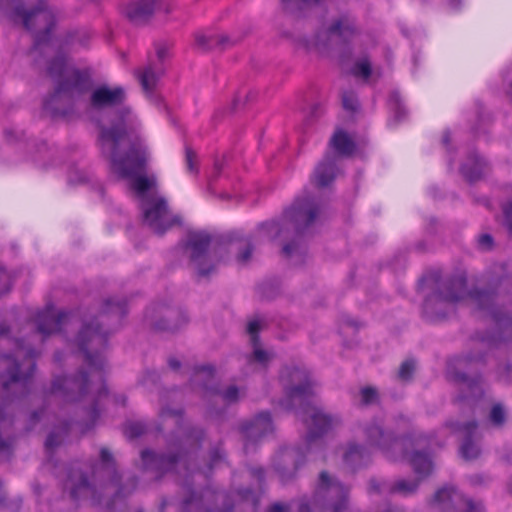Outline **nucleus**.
<instances>
[{
    "mask_svg": "<svg viewBox=\"0 0 512 512\" xmlns=\"http://www.w3.org/2000/svg\"><path fill=\"white\" fill-rule=\"evenodd\" d=\"M214 369L212 366H203L197 368L192 376V385L201 387L205 393L211 395H219L226 403H234L244 395V391L236 385H230L222 393L214 387Z\"/></svg>",
    "mask_w": 512,
    "mask_h": 512,
    "instance_id": "nucleus-16",
    "label": "nucleus"
},
{
    "mask_svg": "<svg viewBox=\"0 0 512 512\" xmlns=\"http://www.w3.org/2000/svg\"><path fill=\"white\" fill-rule=\"evenodd\" d=\"M478 245L482 250H490L493 246V238L489 234H483L478 239Z\"/></svg>",
    "mask_w": 512,
    "mask_h": 512,
    "instance_id": "nucleus-50",
    "label": "nucleus"
},
{
    "mask_svg": "<svg viewBox=\"0 0 512 512\" xmlns=\"http://www.w3.org/2000/svg\"><path fill=\"white\" fill-rule=\"evenodd\" d=\"M351 74L356 78H361L364 81H368V79L373 74V68L370 59L367 56L358 58L351 68Z\"/></svg>",
    "mask_w": 512,
    "mask_h": 512,
    "instance_id": "nucleus-34",
    "label": "nucleus"
},
{
    "mask_svg": "<svg viewBox=\"0 0 512 512\" xmlns=\"http://www.w3.org/2000/svg\"><path fill=\"white\" fill-rule=\"evenodd\" d=\"M467 301L484 317H489L496 326V332L483 336L475 343L474 351L457 359L455 367H465L486 363L484 348L512 347V317L510 311L503 313L500 305L503 299L492 291H470L466 289V278L457 275L446 280L440 289L428 297L424 303V312L431 320L443 319L455 304Z\"/></svg>",
    "mask_w": 512,
    "mask_h": 512,
    "instance_id": "nucleus-2",
    "label": "nucleus"
},
{
    "mask_svg": "<svg viewBox=\"0 0 512 512\" xmlns=\"http://www.w3.org/2000/svg\"><path fill=\"white\" fill-rule=\"evenodd\" d=\"M285 397L280 405L286 410L299 408L297 412L307 426L306 446L311 450L320 438L341 423L337 416L324 413L311 404L313 384L308 371L300 367L285 368L280 375Z\"/></svg>",
    "mask_w": 512,
    "mask_h": 512,
    "instance_id": "nucleus-5",
    "label": "nucleus"
},
{
    "mask_svg": "<svg viewBox=\"0 0 512 512\" xmlns=\"http://www.w3.org/2000/svg\"><path fill=\"white\" fill-rule=\"evenodd\" d=\"M362 430L367 444L379 448L383 452L388 453L392 447L402 446V443L392 433L384 431L376 421L365 424Z\"/></svg>",
    "mask_w": 512,
    "mask_h": 512,
    "instance_id": "nucleus-20",
    "label": "nucleus"
},
{
    "mask_svg": "<svg viewBox=\"0 0 512 512\" xmlns=\"http://www.w3.org/2000/svg\"><path fill=\"white\" fill-rule=\"evenodd\" d=\"M168 57V47L165 44H157L156 59L150 60L148 65L137 74L145 92L150 93L156 87L158 80L165 72L164 62Z\"/></svg>",
    "mask_w": 512,
    "mask_h": 512,
    "instance_id": "nucleus-17",
    "label": "nucleus"
},
{
    "mask_svg": "<svg viewBox=\"0 0 512 512\" xmlns=\"http://www.w3.org/2000/svg\"><path fill=\"white\" fill-rule=\"evenodd\" d=\"M343 457L345 463L355 469L367 462L369 453L363 446L351 443L348 445Z\"/></svg>",
    "mask_w": 512,
    "mask_h": 512,
    "instance_id": "nucleus-32",
    "label": "nucleus"
},
{
    "mask_svg": "<svg viewBox=\"0 0 512 512\" xmlns=\"http://www.w3.org/2000/svg\"><path fill=\"white\" fill-rule=\"evenodd\" d=\"M65 488L70 490V495L74 500L81 498L100 500V497L97 496L96 487L81 472L72 471L65 483Z\"/></svg>",
    "mask_w": 512,
    "mask_h": 512,
    "instance_id": "nucleus-24",
    "label": "nucleus"
},
{
    "mask_svg": "<svg viewBox=\"0 0 512 512\" xmlns=\"http://www.w3.org/2000/svg\"><path fill=\"white\" fill-rule=\"evenodd\" d=\"M414 369H415L414 361H412V360L404 361L399 368L398 377L403 381H407L411 378Z\"/></svg>",
    "mask_w": 512,
    "mask_h": 512,
    "instance_id": "nucleus-44",
    "label": "nucleus"
},
{
    "mask_svg": "<svg viewBox=\"0 0 512 512\" xmlns=\"http://www.w3.org/2000/svg\"><path fill=\"white\" fill-rule=\"evenodd\" d=\"M14 15L21 17L24 27L33 32L35 39L33 51H42V45L48 40L55 24L53 12L43 2H40L36 8L30 11H25L22 7H16Z\"/></svg>",
    "mask_w": 512,
    "mask_h": 512,
    "instance_id": "nucleus-10",
    "label": "nucleus"
},
{
    "mask_svg": "<svg viewBox=\"0 0 512 512\" xmlns=\"http://www.w3.org/2000/svg\"><path fill=\"white\" fill-rule=\"evenodd\" d=\"M126 94L122 87L110 88L102 85L93 90L90 95V106L95 110L112 108L122 105Z\"/></svg>",
    "mask_w": 512,
    "mask_h": 512,
    "instance_id": "nucleus-21",
    "label": "nucleus"
},
{
    "mask_svg": "<svg viewBox=\"0 0 512 512\" xmlns=\"http://www.w3.org/2000/svg\"><path fill=\"white\" fill-rule=\"evenodd\" d=\"M298 512H311V508L308 503H306L305 501H301L299 503Z\"/></svg>",
    "mask_w": 512,
    "mask_h": 512,
    "instance_id": "nucleus-57",
    "label": "nucleus"
},
{
    "mask_svg": "<svg viewBox=\"0 0 512 512\" xmlns=\"http://www.w3.org/2000/svg\"><path fill=\"white\" fill-rule=\"evenodd\" d=\"M506 225L512 234V202L504 207Z\"/></svg>",
    "mask_w": 512,
    "mask_h": 512,
    "instance_id": "nucleus-51",
    "label": "nucleus"
},
{
    "mask_svg": "<svg viewBox=\"0 0 512 512\" xmlns=\"http://www.w3.org/2000/svg\"><path fill=\"white\" fill-rule=\"evenodd\" d=\"M354 19L348 15H341L334 19L331 25L319 31L311 40L305 41L307 49L322 50L349 41L356 34Z\"/></svg>",
    "mask_w": 512,
    "mask_h": 512,
    "instance_id": "nucleus-11",
    "label": "nucleus"
},
{
    "mask_svg": "<svg viewBox=\"0 0 512 512\" xmlns=\"http://www.w3.org/2000/svg\"><path fill=\"white\" fill-rule=\"evenodd\" d=\"M165 401V397L161 396V409L159 413L160 419L165 421L167 418H172L176 425H180L183 421L182 409H171L167 406Z\"/></svg>",
    "mask_w": 512,
    "mask_h": 512,
    "instance_id": "nucleus-35",
    "label": "nucleus"
},
{
    "mask_svg": "<svg viewBox=\"0 0 512 512\" xmlns=\"http://www.w3.org/2000/svg\"><path fill=\"white\" fill-rule=\"evenodd\" d=\"M151 187L150 180L146 177H136L132 182V188L138 193L141 202L145 197H157L156 195H147L146 192Z\"/></svg>",
    "mask_w": 512,
    "mask_h": 512,
    "instance_id": "nucleus-36",
    "label": "nucleus"
},
{
    "mask_svg": "<svg viewBox=\"0 0 512 512\" xmlns=\"http://www.w3.org/2000/svg\"><path fill=\"white\" fill-rule=\"evenodd\" d=\"M147 316L151 318L153 326L162 331H175L187 322L183 312L162 306L150 308Z\"/></svg>",
    "mask_w": 512,
    "mask_h": 512,
    "instance_id": "nucleus-18",
    "label": "nucleus"
},
{
    "mask_svg": "<svg viewBox=\"0 0 512 512\" xmlns=\"http://www.w3.org/2000/svg\"><path fill=\"white\" fill-rule=\"evenodd\" d=\"M487 168L486 162L477 154H472L461 167V173L469 182L479 180Z\"/></svg>",
    "mask_w": 512,
    "mask_h": 512,
    "instance_id": "nucleus-30",
    "label": "nucleus"
},
{
    "mask_svg": "<svg viewBox=\"0 0 512 512\" xmlns=\"http://www.w3.org/2000/svg\"><path fill=\"white\" fill-rule=\"evenodd\" d=\"M238 494H239V496H240L242 499L247 500V499H248V497H249L250 495H252V492H251L250 490H243V491H239V493H238Z\"/></svg>",
    "mask_w": 512,
    "mask_h": 512,
    "instance_id": "nucleus-60",
    "label": "nucleus"
},
{
    "mask_svg": "<svg viewBox=\"0 0 512 512\" xmlns=\"http://www.w3.org/2000/svg\"><path fill=\"white\" fill-rule=\"evenodd\" d=\"M261 329V323L259 320H252L248 323L247 331L251 337V344L253 346V353L247 357V362L252 365L253 362H257L262 366H265L271 359L272 355L261 349L259 345L258 332Z\"/></svg>",
    "mask_w": 512,
    "mask_h": 512,
    "instance_id": "nucleus-27",
    "label": "nucleus"
},
{
    "mask_svg": "<svg viewBox=\"0 0 512 512\" xmlns=\"http://www.w3.org/2000/svg\"><path fill=\"white\" fill-rule=\"evenodd\" d=\"M89 35L86 32H83L81 34H77V38L73 36L71 43H74L75 41L79 42L80 45L84 46L88 42Z\"/></svg>",
    "mask_w": 512,
    "mask_h": 512,
    "instance_id": "nucleus-54",
    "label": "nucleus"
},
{
    "mask_svg": "<svg viewBox=\"0 0 512 512\" xmlns=\"http://www.w3.org/2000/svg\"><path fill=\"white\" fill-rule=\"evenodd\" d=\"M143 222L154 233L162 235L173 226L180 224V217L174 215L162 197H145L141 203Z\"/></svg>",
    "mask_w": 512,
    "mask_h": 512,
    "instance_id": "nucleus-12",
    "label": "nucleus"
},
{
    "mask_svg": "<svg viewBox=\"0 0 512 512\" xmlns=\"http://www.w3.org/2000/svg\"><path fill=\"white\" fill-rule=\"evenodd\" d=\"M330 146L340 156H351L356 149L355 142L342 130H338L334 133L330 140Z\"/></svg>",
    "mask_w": 512,
    "mask_h": 512,
    "instance_id": "nucleus-31",
    "label": "nucleus"
},
{
    "mask_svg": "<svg viewBox=\"0 0 512 512\" xmlns=\"http://www.w3.org/2000/svg\"><path fill=\"white\" fill-rule=\"evenodd\" d=\"M410 463L419 479L406 480L399 479L393 483H380L376 479H371L369 482V491L380 493L387 491L391 494H400L402 496H409L416 492L419 487L420 479L427 477L433 470V464L427 454L415 451L410 458Z\"/></svg>",
    "mask_w": 512,
    "mask_h": 512,
    "instance_id": "nucleus-7",
    "label": "nucleus"
},
{
    "mask_svg": "<svg viewBox=\"0 0 512 512\" xmlns=\"http://www.w3.org/2000/svg\"><path fill=\"white\" fill-rule=\"evenodd\" d=\"M169 366L172 369L176 370V369H178L180 367V362L178 360H176V359H170L169 360Z\"/></svg>",
    "mask_w": 512,
    "mask_h": 512,
    "instance_id": "nucleus-59",
    "label": "nucleus"
},
{
    "mask_svg": "<svg viewBox=\"0 0 512 512\" xmlns=\"http://www.w3.org/2000/svg\"><path fill=\"white\" fill-rule=\"evenodd\" d=\"M201 498L205 501L213 500L215 503H218L220 501L223 502L227 496L223 492H212L207 490L204 492Z\"/></svg>",
    "mask_w": 512,
    "mask_h": 512,
    "instance_id": "nucleus-49",
    "label": "nucleus"
},
{
    "mask_svg": "<svg viewBox=\"0 0 512 512\" xmlns=\"http://www.w3.org/2000/svg\"><path fill=\"white\" fill-rule=\"evenodd\" d=\"M348 492V487L323 471L319 475L313 505H329L333 508V512H344L347 508Z\"/></svg>",
    "mask_w": 512,
    "mask_h": 512,
    "instance_id": "nucleus-13",
    "label": "nucleus"
},
{
    "mask_svg": "<svg viewBox=\"0 0 512 512\" xmlns=\"http://www.w3.org/2000/svg\"><path fill=\"white\" fill-rule=\"evenodd\" d=\"M300 456V450L295 448H285L277 454L274 467L281 481H289L295 476L301 464Z\"/></svg>",
    "mask_w": 512,
    "mask_h": 512,
    "instance_id": "nucleus-22",
    "label": "nucleus"
},
{
    "mask_svg": "<svg viewBox=\"0 0 512 512\" xmlns=\"http://www.w3.org/2000/svg\"><path fill=\"white\" fill-rule=\"evenodd\" d=\"M10 276L7 271L0 267V295L9 291Z\"/></svg>",
    "mask_w": 512,
    "mask_h": 512,
    "instance_id": "nucleus-47",
    "label": "nucleus"
},
{
    "mask_svg": "<svg viewBox=\"0 0 512 512\" xmlns=\"http://www.w3.org/2000/svg\"><path fill=\"white\" fill-rule=\"evenodd\" d=\"M63 440V436L57 432H51L45 442V448L48 453H50L54 448L59 446Z\"/></svg>",
    "mask_w": 512,
    "mask_h": 512,
    "instance_id": "nucleus-45",
    "label": "nucleus"
},
{
    "mask_svg": "<svg viewBox=\"0 0 512 512\" xmlns=\"http://www.w3.org/2000/svg\"><path fill=\"white\" fill-rule=\"evenodd\" d=\"M192 503H193V498H190V499L186 500L184 504H185V506H189Z\"/></svg>",
    "mask_w": 512,
    "mask_h": 512,
    "instance_id": "nucleus-63",
    "label": "nucleus"
},
{
    "mask_svg": "<svg viewBox=\"0 0 512 512\" xmlns=\"http://www.w3.org/2000/svg\"><path fill=\"white\" fill-rule=\"evenodd\" d=\"M443 141L447 144L449 142V136L446 134L443 138Z\"/></svg>",
    "mask_w": 512,
    "mask_h": 512,
    "instance_id": "nucleus-64",
    "label": "nucleus"
},
{
    "mask_svg": "<svg viewBox=\"0 0 512 512\" xmlns=\"http://www.w3.org/2000/svg\"><path fill=\"white\" fill-rule=\"evenodd\" d=\"M221 511H222V512H231V507L223 506V507L221 508Z\"/></svg>",
    "mask_w": 512,
    "mask_h": 512,
    "instance_id": "nucleus-62",
    "label": "nucleus"
},
{
    "mask_svg": "<svg viewBox=\"0 0 512 512\" xmlns=\"http://www.w3.org/2000/svg\"><path fill=\"white\" fill-rule=\"evenodd\" d=\"M139 123L128 107H122L110 128L100 132L102 154L109 159L111 171L119 178H131L144 169L146 147L138 132Z\"/></svg>",
    "mask_w": 512,
    "mask_h": 512,
    "instance_id": "nucleus-4",
    "label": "nucleus"
},
{
    "mask_svg": "<svg viewBox=\"0 0 512 512\" xmlns=\"http://www.w3.org/2000/svg\"><path fill=\"white\" fill-rule=\"evenodd\" d=\"M135 486H136V481L133 480L132 481V487H131V489L129 491H127V494L130 493L135 488ZM115 493H116V496H121V495L125 496L126 495V492H125L124 488L117 489L115 491Z\"/></svg>",
    "mask_w": 512,
    "mask_h": 512,
    "instance_id": "nucleus-56",
    "label": "nucleus"
},
{
    "mask_svg": "<svg viewBox=\"0 0 512 512\" xmlns=\"http://www.w3.org/2000/svg\"><path fill=\"white\" fill-rule=\"evenodd\" d=\"M453 431L462 432L464 434V441L460 447V453L466 460L476 459L480 454L479 447L473 442L472 435L475 432L477 425L475 422H469L465 425L459 423L449 424Z\"/></svg>",
    "mask_w": 512,
    "mask_h": 512,
    "instance_id": "nucleus-26",
    "label": "nucleus"
},
{
    "mask_svg": "<svg viewBox=\"0 0 512 512\" xmlns=\"http://www.w3.org/2000/svg\"><path fill=\"white\" fill-rule=\"evenodd\" d=\"M74 318L71 313L58 311L53 305L36 315V330L27 339H17L13 355H0V385L4 390L25 389L27 380L35 370V347L46 337L60 332Z\"/></svg>",
    "mask_w": 512,
    "mask_h": 512,
    "instance_id": "nucleus-3",
    "label": "nucleus"
},
{
    "mask_svg": "<svg viewBox=\"0 0 512 512\" xmlns=\"http://www.w3.org/2000/svg\"><path fill=\"white\" fill-rule=\"evenodd\" d=\"M185 162L188 172H190L191 174H196L198 172V162L196 154L189 147H186L185 150Z\"/></svg>",
    "mask_w": 512,
    "mask_h": 512,
    "instance_id": "nucleus-41",
    "label": "nucleus"
},
{
    "mask_svg": "<svg viewBox=\"0 0 512 512\" xmlns=\"http://www.w3.org/2000/svg\"><path fill=\"white\" fill-rule=\"evenodd\" d=\"M195 48L202 52L224 50L240 41V37L214 32H197L194 35Z\"/></svg>",
    "mask_w": 512,
    "mask_h": 512,
    "instance_id": "nucleus-23",
    "label": "nucleus"
},
{
    "mask_svg": "<svg viewBox=\"0 0 512 512\" xmlns=\"http://www.w3.org/2000/svg\"><path fill=\"white\" fill-rule=\"evenodd\" d=\"M470 481L474 485L482 484L484 482V478L480 475L471 476Z\"/></svg>",
    "mask_w": 512,
    "mask_h": 512,
    "instance_id": "nucleus-58",
    "label": "nucleus"
},
{
    "mask_svg": "<svg viewBox=\"0 0 512 512\" xmlns=\"http://www.w3.org/2000/svg\"><path fill=\"white\" fill-rule=\"evenodd\" d=\"M158 380V375L156 372H153V371H149L145 374L143 380H142V384L143 385H147L148 382H151V383H156V381Z\"/></svg>",
    "mask_w": 512,
    "mask_h": 512,
    "instance_id": "nucleus-52",
    "label": "nucleus"
},
{
    "mask_svg": "<svg viewBox=\"0 0 512 512\" xmlns=\"http://www.w3.org/2000/svg\"><path fill=\"white\" fill-rule=\"evenodd\" d=\"M490 421L495 426H501L505 422V411L500 404H496L492 407L490 415Z\"/></svg>",
    "mask_w": 512,
    "mask_h": 512,
    "instance_id": "nucleus-39",
    "label": "nucleus"
},
{
    "mask_svg": "<svg viewBox=\"0 0 512 512\" xmlns=\"http://www.w3.org/2000/svg\"><path fill=\"white\" fill-rule=\"evenodd\" d=\"M342 105L346 110L356 111L358 109V100L354 92L344 91L342 93Z\"/></svg>",
    "mask_w": 512,
    "mask_h": 512,
    "instance_id": "nucleus-38",
    "label": "nucleus"
},
{
    "mask_svg": "<svg viewBox=\"0 0 512 512\" xmlns=\"http://www.w3.org/2000/svg\"><path fill=\"white\" fill-rule=\"evenodd\" d=\"M448 375L455 382L462 383L469 390H471L472 396H476L478 393H481V390L479 387L480 378L470 379L467 377L466 374L456 371L455 368L452 367V365H450L448 368Z\"/></svg>",
    "mask_w": 512,
    "mask_h": 512,
    "instance_id": "nucleus-33",
    "label": "nucleus"
},
{
    "mask_svg": "<svg viewBox=\"0 0 512 512\" xmlns=\"http://www.w3.org/2000/svg\"><path fill=\"white\" fill-rule=\"evenodd\" d=\"M146 431V425L142 422H128L124 427V434L129 439H134Z\"/></svg>",
    "mask_w": 512,
    "mask_h": 512,
    "instance_id": "nucleus-37",
    "label": "nucleus"
},
{
    "mask_svg": "<svg viewBox=\"0 0 512 512\" xmlns=\"http://www.w3.org/2000/svg\"><path fill=\"white\" fill-rule=\"evenodd\" d=\"M296 250H297V245L293 242V243L284 245L282 252L286 257H291Z\"/></svg>",
    "mask_w": 512,
    "mask_h": 512,
    "instance_id": "nucleus-53",
    "label": "nucleus"
},
{
    "mask_svg": "<svg viewBox=\"0 0 512 512\" xmlns=\"http://www.w3.org/2000/svg\"><path fill=\"white\" fill-rule=\"evenodd\" d=\"M336 160L334 156L326 155L315 168L313 182L317 187L328 186L336 176Z\"/></svg>",
    "mask_w": 512,
    "mask_h": 512,
    "instance_id": "nucleus-28",
    "label": "nucleus"
},
{
    "mask_svg": "<svg viewBox=\"0 0 512 512\" xmlns=\"http://www.w3.org/2000/svg\"><path fill=\"white\" fill-rule=\"evenodd\" d=\"M240 430L245 439L244 449L248 451L251 443L259 441L262 437L273 431L269 412L259 413L252 421L242 424Z\"/></svg>",
    "mask_w": 512,
    "mask_h": 512,
    "instance_id": "nucleus-19",
    "label": "nucleus"
},
{
    "mask_svg": "<svg viewBox=\"0 0 512 512\" xmlns=\"http://www.w3.org/2000/svg\"><path fill=\"white\" fill-rule=\"evenodd\" d=\"M47 75L55 83L54 93L45 100L44 109L54 116H66L91 85L90 75L70 65L62 55L48 62Z\"/></svg>",
    "mask_w": 512,
    "mask_h": 512,
    "instance_id": "nucleus-6",
    "label": "nucleus"
},
{
    "mask_svg": "<svg viewBox=\"0 0 512 512\" xmlns=\"http://www.w3.org/2000/svg\"><path fill=\"white\" fill-rule=\"evenodd\" d=\"M252 252L253 246L251 244V241L247 239L245 241L243 251L239 252V254L237 255V261L239 263H247L251 258Z\"/></svg>",
    "mask_w": 512,
    "mask_h": 512,
    "instance_id": "nucleus-46",
    "label": "nucleus"
},
{
    "mask_svg": "<svg viewBox=\"0 0 512 512\" xmlns=\"http://www.w3.org/2000/svg\"><path fill=\"white\" fill-rule=\"evenodd\" d=\"M317 215L318 207L314 199L309 195H304L302 198H298L291 208L285 212L283 223L271 222L265 224L264 227L274 237H279L287 229L288 224H291L297 234H300L314 222Z\"/></svg>",
    "mask_w": 512,
    "mask_h": 512,
    "instance_id": "nucleus-8",
    "label": "nucleus"
},
{
    "mask_svg": "<svg viewBox=\"0 0 512 512\" xmlns=\"http://www.w3.org/2000/svg\"><path fill=\"white\" fill-rule=\"evenodd\" d=\"M497 375L500 381L512 383V363L507 362L499 365Z\"/></svg>",
    "mask_w": 512,
    "mask_h": 512,
    "instance_id": "nucleus-43",
    "label": "nucleus"
},
{
    "mask_svg": "<svg viewBox=\"0 0 512 512\" xmlns=\"http://www.w3.org/2000/svg\"><path fill=\"white\" fill-rule=\"evenodd\" d=\"M126 313L125 302L107 299L97 314L83 319L75 344L83 355L89 371H80L75 377H54L46 394L49 403L80 404L88 410L92 423L100 415V407L104 403L113 401L125 404L124 396L111 398L105 387L103 352L107 347L109 335L120 325Z\"/></svg>",
    "mask_w": 512,
    "mask_h": 512,
    "instance_id": "nucleus-1",
    "label": "nucleus"
},
{
    "mask_svg": "<svg viewBox=\"0 0 512 512\" xmlns=\"http://www.w3.org/2000/svg\"><path fill=\"white\" fill-rule=\"evenodd\" d=\"M100 460V466L93 471V478L96 479L98 475H105L110 479V481L109 484L104 487L101 486V489H108L110 486L116 488L118 486L119 477L115 472L114 460L110 451L106 448H102L100 451Z\"/></svg>",
    "mask_w": 512,
    "mask_h": 512,
    "instance_id": "nucleus-29",
    "label": "nucleus"
},
{
    "mask_svg": "<svg viewBox=\"0 0 512 512\" xmlns=\"http://www.w3.org/2000/svg\"><path fill=\"white\" fill-rule=\"evenodd\" d=\"M434 504L442 510L453 509L456 512H484L482 502H475L465 498L453 487L439 489L434 495Z\"/></svg>",
    "mask_w": 512,
    "mask_h": 512,
    "instance_id": "nucleus-15",
    "label": "nucleus"
},
{
    "mask_svg": "<svg viewBox=\"0 0 512 512\" xmlns=\"http://www.w3.org/2000/svg\"><path fill=\"white\" fill-rule=\"evenodd\" d=\"M268 512H289V507L282 503L273 504Z\"/></svg>",
    "mask_w": 512,
    "mask_h": 512,
    "instance_id": "nucleus-55",
    "label": "nucleus"
},
{
    "mask_svg": "<svg viewBox=\"0 0 512 512\" xmlns=\"http://www.w3.org/2000/svg\"><path fill=\"white\" fill-rule=\"evenodd\" d=\"M202 435V431L200 430H193L188 435H186L185 440L180 441V446H186V445H195Z\"/></svg>",
    "mask_w": 512,
    "mask_h": 512,
    "instance_id": "nucleus-48",
    "label": "nucleus"
},
{
    "mask_svg": "<svg viewBox=\"0 0 512 512\" xmlns=\"http://www.w3.org/2000/svg\"><path fill=\"white\" fill-rule=\"evenodd\" d=\"M211 237L205 232H192L187 236L184 251L199 276H208L219 262L218 251L209 250Z\"/></svg>",
    "mask_w": 512,
    "mask_h": 512,
    "instance_id": "nucleus-9",
    "label": "nucleus"
},
{
    "mask_svg": "<svg viewBox=\"0 0 512 512\" xmlns=\"http://www.w3.org/2000/svg\"><path fill=\"white\" fill-rule=\"evenodd\" d=\"M361 403L363 405H370L377 401L378 393L375 388L364 387L360 391Z\"/></svg>",
    "mask_w": 512,
    "mask_h": 512,
    "instance_id": "nucleus-40",
    "label": "nucleus"
},
{
    "mask_svg": "<svg viewBox=\"0 0 512 512\" xmlns=\"http://www.w3.org/2000/svg\"><path fill=\"white\" fill-rule=\"evenodd\" d=\"M141 459L145 469L155 470L160 473L172 470L183 460L182 456L172 454L156 455L149 450L142 451Z\"/></svg>",
    "mask_w": 512,
    "mask_h": 512,
    "instance_id": "nucleus-25",
    "label": "nucleus"
},
{
    "mask_svg": "<svg viewBox=\"0 0 512 512\" xmlns=\"http://www.w3.org/2000/svg\"><path fill=\"white\" fill-rule=\"evenodd\" d=\"M173 10L167 0H134L124 8V15L135 26L149 23L155 15H168Z\"/></svg>",
    "mask_w": 512,
    "mask_h": 512,
    "instance_id": "nucleus-14",
    "label": "nucleus"
},
{
    "mask_svg": "<svg viewBox=\"0 0 512 512\" xmlns=\"http://www.w3.org/2000/svg\"><path fill=\"white\" fill-rule=\"evenodd\" d=\"M390 101L393 104L395 121L399 122L405 116L406 112L404 107L401 105L400 97L398 93L394 92L390 96Z\"/></svg>",
    "mask_w": 512,
    "mask_h": 512,
    "instance_id": "nucleus-42",
    "label": "nucleus"
},
{
    "mask_svg": "<svg viewBox=\"0 0 512 512\" xmlns=\"http://www.w3.org/2000/svg\"><path fill=\"white\" fill-rule=\"evenodd\" d=\"M253 475H255L258 479H262L263 478V475H264V472L262 469H255L253 470Z\"/></svg>",
    "mask_w": 512,
    "mask_h": 512,
    "instance_id": "nucleus-61",
    "label": "nucleus"
}]
</instances>
